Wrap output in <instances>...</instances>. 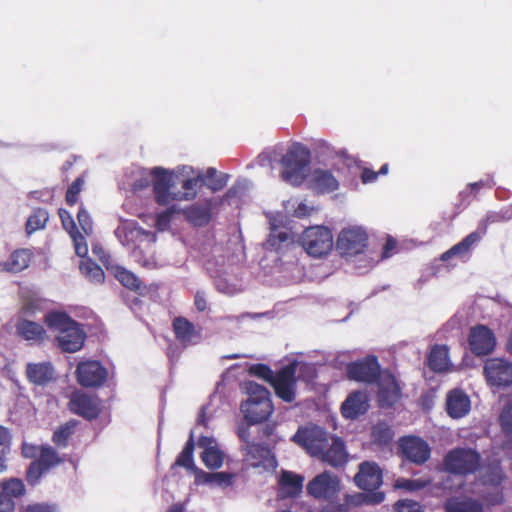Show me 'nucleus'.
<instances>
[{"mask_svg": "<svg viewBox=\"0 0 512 512\" xmlns=\"http://www.w3.org/2000/svg\"><path fill=\"white\" fill-rule=\"evenodd\" d=\"M336 248L357 274H365L375 263L378 255L368 247V234L358 226L343 229L337 238Z\"/></svg>", "mask_w": 512, "mask_h": 512, "instance_id": "obj_1", "label": "nucleus"}, {"mask_svg": "<svg viewBox=\"0 0 512 512\" xmlns=\"http://www.w3.org/2000/svg\"><path fill=\"white\" fill-rule=\"evenodd\" d=\"M244 389L248 398L242 402L241 411L247 423L255 425L266 421L274 409L268 389L254 381H246Z\"/></svg>", "mask_w": 512, "mask_h": 512, "instance_id": "obj_2", "label": "nucleus"}, {"mask_svg": "<svg viewBox=\"0 0 512 512\" xmlns=\"http://www.w3.org/2000/svg\"><path fill=\"white\" fill-rule=\"evenodd\" d=\"M310 160V150L301 143H293L280 160L281 179L292 186H300L306 179Z\"/></svg>", "mask_w": 512, "mask_h": 512, "instance_id": "obj_3", "label": "nucleus"}, {"mask_svg": "<svg viewBox=\"0 0 512 512\" xmlns=\"http://www.w3.org/2000/svg\"><path fill=\"white\" fill-rule=\"evenodd\" d=\"M446 472L466 476L475 473L481 466V455L472 448H454L443 460Z\"/></svg>", "mask_w": 512, "mask_h": 512, "instance_id": "obj_4", "label": "nucleus"}, {"mask_svg": "<svg viewBox=\"0 0 512 512\" xmlns=\"http://www.w3.org/2000/svg\"><path fill=\"white\" fill-rule=\"evenodd\" d=\"M299 244L308 255L321 258L332 249L333 235L325 226H311L303 231L299 237Z\"/></svg>", "mask_w": 512, "mask_h": 512, "instance_id": "obj_5", "label": "nucleus"}, {"mask_svg": "<svg viewBox=\"0 0 512 512\" xmlns=\"http://www.w3.org/2000/svg\"><path fill=\"white\" fill-rule=\"evenodd\" d=\"M329 434L319 426L300 427L292 441L304 448L311 456L318 457L328 447Z\"/></svg>", "mask_w": 512, "mask_h": 512, "instance_id": "obj_6", "label": "nucleus"}, {"mask_svg": "<svg viewBox=\"0 0 512 512\" xmlns=\"http://www.w3.org/2000/svg\"><path fill=\"white\" fill-rule=\"evenodd\" d=\"M114 233L121 245L127 249L156 241L155 233L143 229L135 220H122Z\"/></svg>", "mask_w": 512, "mask_h": 512, "instance_id": "obj_7", "label": "nucleus"}, {"mask_svg": "<svg viewBox=\"0 0 512 512\" xmlns=\"http://www.w3.org/2000/svg\"><path fill=\"white\" fill-rule=\"evenodd\" d=\"M381 367L374 355L347 364L346 374L349 380L372 384L378 381Z\"/></svg>", "mask_w": 512, "mask_h": 512, "instance_id": "obj_8", "label": "nucleus"}, {"mask_svg": "<svg viewBox=\"0 0 512 512\" xmlns=\"http://www.w3.org/2000/svg\"><path fill=\"white\" fill-rule=\"evenodd\" d=\"M297 361L284 366L276 375L272 383L276 395L284 402L291 403L296 398Z\"/></svg>", "mask_w": 512, "mask_h": 512, "instance_id": "obj_9", "label": "nucleus"}, {"mask_svg": "<svg viewBox=\"0 0 512 512\" xmlns=\"http://www.w3.org/2000/svg\"><path fill=\"white\" fill-rule=\"evenodd\" d=\"M398 449L406 460L417 465H423L431 456L429 444L418 436L401 437Z\"/></svg>", "mask_w": 512, "mask_h": 512, "instance_id": "obj_10", "label": "nucleus"}, {"mask_svg": "<svg viewBox=\"0 0 512 512\" xmlns=\"http://www.w3.org/2000/svg\"><path fill=\"white\" fill-rule=\"evenodd\" d=\"M240 449L244 454V461L253 468L273 470L277 467V460L267 444L254 442L241 446Z\"/></svg>", "mask_w": 512, "mask_h": 512, "instance_id": "obj_11", "label": "nucleus"}, {"mask_svg": "<svg viewBox=\"0 0 512 512\" xmlns=\"http://www.w3.org/2000/svg\"><path fill=\"white\" fill-rule=\"evenodd\" d=\"M78 383L83 387H99L107 379V369L96 360L80 362L76 369Z\"/></svg>", "mask_w": 512, "mask_h": 512, "instance_id": "obj_12", "label": "nucleus"}, {"mask_svg": "<svg viewBox=\"0 0 512 512\" xmlns=\"http://www.w3.org/2000/svg\"><path fill=\"white\" fill-rule=\"evenodd\" d=\"M69 410L86 420H94L100 414V400L96 396L76 391L68 403Z\"/></svg>", "mask_w": 512, "mask_h": 512, "instance_id": "obj_13", "label": "nucleus"}, {"mask_svg": "<svg viewBox=\"0 0 512 512\" xmlns=\"http://www.w3.org/2000/svg\"><path fill=\"white\" fill-rule=\"evenodd\" d=\"M339 480L330 472L315 476L306 486L307 493L316 499H330L339 491Z\"/></svg>", "mask_w": 512, "mask_h": 512, "instance_id": "obj_14", "label": "nucleus"}, {"mask_svg": "<svg viewBox=\"0 0 512 512\" xmlns=\"http://www.w3.org/2000/svg\"><path fill=\"white\" fill-rule=\"evenodd\" d=\"M155 200L159 205H167L174 199L176 192L171 191L172 177L163 167H154L150 170Z\"/></svg>", "mask_w": 512, "mask_h": 512, "instance_id": "obj_15", "label": "nucleus"}, {"mask_svg": "<svg viewBox=\"0 0 512 512\" xmlns=\"http://www.w3.org/2000/svg\"><path fill=\"white\" fill-rule=\"evenodd\" d=\"M484 374L492 385H512V363L499 358L489 359L484 365Z\"/></svg>", "mask_w": 512, "mask_h": 512, "instance_id": "obj_16", "label": "nucleus"}, {"mask_svg": "<svg viewBox=\"0 0 512 512\" xmlns=\"http://www.w3.org/2000/svg\"><path fill=\"white\" fill-rule=\"evenodd\" d=\"M469 345L475 355L490 354L496 345L493 331L484 325L473 327L469 335Z\"/></svg>", "mask_w": 512, "mask_h": 512, "instance_id": "obj_17", "label": "nucleus"}, {"mask_svg": "<svg viewBox=\"0 0 512 512\" xmlns=\"http://www.w3.org/2000/svg\"><path fill=\"white\" fill-rule=\"evenodd\" d=\"M205 268L209 275L214 279L217 290L225 294H233L235 285L227 278L228 269L224 264L223 256L208 259Z\"/></svg>", "mask_w": 512, "mask_h": 512, "instance_id": "obj_18", "label": "nucleus"}, {"mask_svg": "<svg viewBox=\"0 0 512 512\" xmlns=\"http://www.w3.org/2000/svg\"><path fill=\"white\" fill-rule=\"evenodd\" d=\"M369 398L366 392H351L341 404V414L347 420H356L369 410Z\"/></svg>", "mask_w": 512, "mask_h": 512, "instance_id": "obj_19", "label": "nucleus"}, {"mask_svg": "<svg viewBox=\"0 0 512 512\" xmlns=\"http://www.w3.org/2000/svg\"><path fill=\"white\" fill-rule=\"evenodd\" d=\"M354 482L362 490H376L382 484V471L376 463L365 461L359 465Z\"/></svg>", "mask_w": 512, "mask_h": 512, "instance_id": "obj_20", "label": "nucleus"}, {"mask_svg": "<svg viewBox=\"0 0 512 512\" xmlns=\"http://www.w3.org/2000/svg\"><path fill=\"white\" fill-rule=\"evenodd\" d=\"M319 459L334 468L345 465L348 453L343 439L339 436H331L328 447L321 453Z\"/></svg>", "mask_w": 512, "mask_h": 512, "instance_id": "obj_21", "label": "nucleus"}, {"mask_svg": "<svg viewBox=\"0 0 512 512\" xmlns=\"http://www.w3.org/2000/svg\"><path fill=\"white\" fill-rule=\"evenodd\" d=\"M294 234L287 229H280L272 224L271 232L268 239L264 243L267 250L275 251L279 254H284L286 251L295 247Z\"/></svg>", "mask_w": 512, "mask_h": 512, "instance_id": "obj_22", "label": "nucleus"}, {"mask_svg": "<svg viewBox=\"0 0 512 512\" xmlns=\"http://www.w3.org/2000/svg\"><path fill=\"white\" fill-rule=\"evenodd\" d=\"M471 409L469 396L461 389H453L446 397V412L453 419L466 416Z\"/></svg>", "mask_w": 512, "mask_h": 512, "instance_id": "obj_23", "label": "nucleus"}, {"mask_svg": "<svg viewBox=\"0 0 512 512\" xmlns=\"http://www.w3.org/2000/svg\"><path fill=\"white\" fill-rule=\"evenodd\" d=\"M59 216L61 218L63 228L72 238L76 255L81 258H85L88 254V245L85 236L78 231L74 219L67 210L60 209Z\"/></svg>", "mask_w": 512, "mask_h": 512, "instance_id": "obj_24", "label": "nucleus"}, {"mask_svg": "<svg viewBox=\"0 0 512 512\" xmlns=\"http://www.w3.org/2000/svg\"><path fill=\"white\" fill-rule=\"evenodd\" d=\"M26 376L36 386H46L55 378V369L51 362L28 363Z\"/></svg>", "mask_w": 512, "mask_h": 512, "instance_id": "obj_25", "label": "nucleus"}, {"mask_svg": "<svg viewBox=\"0 0 512 512\" xmlns=\"http://www.w3.org/2000/svg\"><path fill=\"white\" fill-rule=\"evenodd\" d=\"M86 333L81 325L68 329L67 332L58 334L56 336L57 346L67 353H75L79 351L85 342Z\"/></svg>", "mask_w": 512, "mask_h": 512, "instance_id": "obj_26", "label": "nucleus"}, {"mask_svg": "<svg viewBox=\"0 0 512 512\" xmlns=\"http://www.w3.org/2000/svg\"><path fill=\"white\" fill-rule=\"evenodd\" d=\"M304 477L292 471L282 470L279 477L281 495L284 498L298 496L302 492Z\"/></svg>", "mask_w": 512, "mask_h": 512, "instance_id": "obj_27", "label": "nucleus"}, {"mask_svg": "<svg viewBox=\"0 0 512 512\" xmlns=\"http://www.w3.org/2000/svg\"><path fill=\"white\" fill-rule=\"evenodd\" d=\"M484 235L481 234V231L477 229V231L471 232L466 237H464L459 243L453 245L449 250L444 252L441 255L442 261H447L452 257H464L468 255L471 248L477 245Z\"/></svg>", "mask_w": 512, "mask_h": 512, "instance_id": "obj_28", "label": "nucleus"}, {"mask_svg": "<svg viewBox=\"0 0 512 512\" xmlns=\"http://www.w3.org/2000/svg\"><path fill=\"white\" fill-rule=\"evenodd\" d=\"M494 185L495 181L492 175H488L485 179L467 184L466 187L458 194L460 205L463 208H466L473 201V199L477 197L481 189H492Z\"/></svg>", "mask_w": 512, "mask_h": 512, "instance_id": "obj_29", "label": "nucleus"}, {"mask_svg": "<svg viewBox=\"0 0 512 512\" xmlns=\"http://www.w3.org/2000/svg\"><path fill=\"white\" fill-rule=\"evenodd\" d=\"M46 325L58 334L67 332L68 329L75 328L80 324L63 311H50L45 315Z\"/></svg>", "mask_w": 512, "mask_h": 512, "instance_id": "obj_30", "label": "nucleus"}, {"mask_svg": "<svg viewBox=\"0 0 512 512\" xmlns=\"http://www.w3.org/2000/svg\"><path fill=\"white\" fill-rule=\"evenodd\" d=\"M16 332L24 340L33 342H41L46 336V330L41 324L27 319L18 320Z\"/></svg>", "mask_w": 512, "mask_h": 512, "instance_id": "obj_31", "label": "nucleus"}, {"mask_svg": "<svg viewBox=\"0 0 512 512\" xmlns=\"http://www.w3.org/2000/svg\"><path fill=\"white\" fill-rule=\"evenodd\" d=\"M401 397V389L395 379L379 385L377 400L381 408L392 407Z\"/></svg>", "mask_w": 512, "mask_h": 512, "instance_id": "obj_32", "label": "nucleus"}, {"mask_svg": "<svg viewBox=\"0 0 512 512\" xmlns=\"http://www.w3.org/2000/svg\"><path fill=\"white\" fill-rule=\"evenodd\" d=\"M445 512H484L481 502L471 497H452L444 504Z\"/></svg>", "mask_w": 512, "mask_h": 512, "instance_id": "obj_33", "label": "nucleus"}, {"mask_svg": "<svg viewBox=\"0 0 512 512\" xmlns=\"http://www.w3.org/2000/svg\"><path fill=\"white\" fill-rule=\"evenodd\" d=\"M184 215L189 223L196 227L206 226L212 219L211 204H194L184 210Z\"/></svg>", "mask_w": 512, "mask_h": 512, "instance_id": "obj_34", "label": "nucleus"}, {"mask_svg": "<svg viewBox=\"0 0 512 512\" xmlns=\"http://www.w3.org/2000/svg\"><path fill=\"white\" fill-rule=\"evenodd\" d=\"M449 351L445 345H434L428 355L427 363L428 367L436 373L445 372L448 370Z\"/></svg>", "mask_w": 512, "mask_h": 512, "instance_id": "obj_35", "label": "nucleus"}, {"mask_svg": "<svg viewBox=\"0 0 512 512\" xmlns=\"http://www.w3.org/2000/svg\"><path fill=\"white\" fill-rule=\"evenodd\" d=\"M314 188L321 193H329L338 189L339 182L334 175L323 169H315L312 173Z\"/></svg>", "mask_w": 512, "mask_h": 512, "instance_id": "obj_36", "label": "nucleus"}, {"mask_svg": "<svg viewBox=\"0 0 512 512\" xmlns=\"http://www.w3.org/2000/svg\"><path fill=\"white\" fill-rule=\"evenodd\" d=\"M204 185V177L201 172L196 176L184 179L182 181L183 191H178L174 194V199L177 201H190L196 198L198 189Z\"/></svg>", "mask_w": 512, "mask_h": 512, "instance_id": "obj_37", "label": "nucleus"}, {"mask_svg": "<svg viewBox=\"0 0 512 512\" xmlns=\"http://www.w3.org/2000/svg\"><path fill=\"white\" fill-rule=\"evenodd\" d=\"M173 330L176 338L185 346L193 343L196 331L193 323L184 317H177L173 321Z\"/></svg>", "mask_w": 512, "mask_h": 512, "instance_id": "obj_38", "label": "nucleus"}, {"mask_svg": "<svg viewBox=\"0 0 512 512\" xmlns=\"http://www.w3.org/2000/svg\"><path fill=\"white\" fill-rule=\"evenodd\" d=\"M512 220V205L502 207L499 211H488L485 218L479 222L478 229L485 235L489 225Z\"/></svg>", "mask_w": 512, "mask_h": 512, "instance_id": "obj_39", "label": "nucleus"}, {"mask_svg": "<svg viewBox=\"0 0 512 512\" xmlns=\"http://www.w3.org/2000/svg\"><path fill=\"white\" fill-rule=\"evenodd\" d=\"M194 449L195 442L193 433L191 432L189 439L187 440L183 450L177 456L174 464L172 465V468L175 466H179L191 472L196 467L194 462Z\"/></svg>", "mask_w": 512, "mask_h": 512, "instance_id": "obj_40", "label": "nucleus"}, {"mask_svg": "<svg viewBox=\"0 0 512 512\" xmlns=\"http://www.w3.org/2000/svg\"><path fill=\"white\" fill-rule=\"evenodd\" d=\"M204 177V185L207 186L212 192H218L222 190L230 178L229 174L218 173L214 167H209Z\"/></svg>", "mask_w": 512, "mask_h": 512, "instance_id": "obj_41", "label": "nucleus"}, {"mask_svg": "<svg viewBox=\"0 0 512 512\" xmlns=\"http://www.w3.org/2000/svg\"><path fill=\"white\" fill-rule=\"evenodd\" d=\"M81 273L88 278L91 282L102 283L105 278L103 269L91 259H86L80 263Z\"/></svg>", "mask_w": 512, "mask_h": 512, "instance_id": "obj_42", "label": "nucleus"}, {"mask_svg": "<svg viewBox=\"0 0 512 512\" xmlns=\"http://www.w3.org/2000/svg\"><path fill=\"white\" fill-rule=\"evenodd\" d=\"M49 219L48 211L44 208H36L29 216L26 222L27 234H32L39 229H43Z\"/></svg>", "mask_w": 512, "mask_h": 512, "instance_id": "obj_43", "label": "nucleus"}, {"mask_svg": "<svg viewBox=\"0 0 512 512\" xmlns=\"http://www.w3.org/2000/svg\"><path fill=\"white\" fill-rule=\"evenodd\" d=\"M11 433L0 425V474L7 470L8 455L11 451Z\"/></svg>", "mask_w": 512, "mask_h": 512, "instance_id": "obj_44", "label": "nucleus"}, {"mask_svg": "<svg viewBox=\"0 0 512 512\" xmlns=\"http://www.w3.org/2000/svg\"><path fill=\"white\" fill-rule=\"evenodd\" d=\"M201 459L208 469L216 470L223 465L224 454L218 447L208 448L201 453Z\"/></svg>", "mask_w": 512, "mask_h": 512, "instance_id": "obj_45", "label": "nucleus"}, {"mask_svg": "<svg viewBox=\"0 0 512 512\" xmlns=\"http://www.w3.org/2000/svg\"><path fill=\"white\" fill-rule=\"evenodd\" d=\"M76 427L75 421H68L54 431L52 440L59 448H65L68 445V439L74 433Z\"/></svg>", "mask_w": 512, "mask_h": 512, "instance_id": "obj_46", "label": "nucleus"}, {"mask_svg": "<svg viewBox=\"0 0 512 512\" xmlns=\"http://www.w3.org/2000/svg\"><path fill=\"white\" fill-rule=\"evenodd\" d=\"M36 461L47 471L61 462L58 453L51 446H41L39 458Z\"/></svg>", "mask_w": 512, "mask_h": 512, "instance_id": "obj_47", "label": "nucleus"}, {"mask_svg": "<svg viewBox=\"0 0 512 512\" xmlns=\"http://www.w3.org/2000/svg\"><path fill=\"white\" fill-rule=\"evenodd\" d=\"M30 256L27 250L14 251L8 262V270L12 272H20L29 266Z\"/></svg>", "mask_w": 512, "mask_h": 512, "instance_id": "obj_48", "label": "nucleus"}, {"mask_svg": "<svg viewBox=\"0 0 512 512\" xmlns=\"http://www.w3.org/2000/svg\"><path fill=\"white\" fill-rule=\"evenodd\" d=\"M116 278L123 286L130 290L138 291L141 288L140 279L125 268H118L116 270Z\"/></svg>", "mask_w": 512, "mask_h": 512, "instance_id": "obj_49", "label": "nucleus"}, {"mask_svg": "<svg viewBox=\"0 0 512 512\" xmlns=\"http://www.w3.org/2000/svg\"><path fill=\"white\" fill-rule=\"evenodd\" d=\"M142 246L143 245H137L136 247H131L128 249L130 251V255L132 259L142 267L152 269L156 265L155 260L151 255H147L144 252Z\"/></svg>", "mask_w": 512, "mask_h": 512, "instance_id": "obj_50", "label": "nucleus"}, {"mask_svg": "<svg viewBox=\"0 0 512 512\" xmlns=\"http://www.w3.org/2000/svg\"><path fill=\"white\" fill-rule=\"evenodd\" d=\"M25 485L18 478H10L5 480V495L8 497H20L25 494Z\"/></svg>", "mask_w": 512, "mask_h": 512, "instance_id": "obj_51", "label": "nucleus"}, {"mask_svg": "<svg viewBox=\"0 0 512 512\" xmlns=\"http://www.w3.org/2000/svg\"><path fill=\"white\" fill-rule=\"evenodd\" d=\"M426 485L427 482L421 479L399 478L396 480L394 487L397 489H404L409 492H415L423 489Z\"/></svg>", "mask_w": 512, "mask_h": 512, "instance_id": "obj_52", "label": "nucleus"}, {"mask_svg": "<svg viewBox=\"0 0 512 512\" xmlns=\"http://www.w3.org/2000/svg\"><path fill=\"white\" fill-rule=\"evenodd\" d=\"M235 474L231 472H214L211 486L225 489L231 487L234 483Z\"/></svg>", "mask_w": 512, "mask_h": 512, "instance_id": "obj_53", "label": "nucleus"}, {"mask_svg": "<svg viewBox=\"0 0 512 512\" xmlns=\"http://www.w3.org/2000/svg\"><path fill=\"white\" fill-rule=\"evenodd\" d=\"M47 470L36 460L32 461L26 471V480L30 485H36Z\"/></svg>", "mask_w": 512, "mask_h": 512, "instance_id": "obj_54", "label": "nucleus"}, {"mask_svg": "<svg viewBox=\"0 0 512 512\" xmlns=\"http://www.w3.org/2000/svg\"><path fill=\"white\" fill-rule=\"evenodd\" d=\"M249 372L252 375H255L271 384L276 378V376H274L272 369L268 365L262 363L253 364L250 367Z\"/></svg>", "mask_w": 512, "mask_h": 512, "instance_id": "obj_55", "label": "nucleus"}, {"mask_svg": "<svg viewBox=\"0 0 512 512\" xmlns=\"http://www.w3.org/2000/svg\"><path fill=\"white\" fill-rule=\"evenodd\" d=\"M499 422L502 431L507 435L512 437V402L507 404L499 417Z\"/></svg>", "mask_w": 512, "mask_h": 512, "instance_id": "obj_56", "label": "nucleus"}, {"mask_svg": "<svg viewBox=\"0 0 512 512\" xmlns=\"http://www.w3.org/2000/svg\"><path fill=\"white\" fill-rule=\"evenodd\" d=\"M314 151L319 161H325L335 155L334 148L324 140H318L315 143Z\"/></svg>", "mask_w": 512, "mask_h": 512, "instance_id": "obj_57", "label": "nucleus"}, {"mask_svg": "<svg viewBox=\"0 0 512 512\" xmlns=\"http://www.w3.org/2000/svg\"><path fill=\"white\" fill-rule=\"evenodd\" d=\"M83 183H84V181L82 180V178L78 177L68 187L66 196H65V200L69 206H73L77 203L78 195L82 189Z\"/></svg>", "mask_w": 512, "mask_h": 512, "instance_id": "obj_58", "label": "nucleus"}, {"mask_svg": "<svg viewBox=\"0 0 512 512\" xmlns=\"http://www.w3.org/2000/svg\"><path fill=\"white\" fill-rule=\"evenodd\" d=\"M77 219L84 234L89 236L93 232V221L88 211L81 206L77 213Z\"/></svg>", "mask_w": 512, "mask_h": 512, "instance_id": "obj_59", "label": "nucleus"}, {"mask_svg": "<svg viewBox=\"0 0 512 512\" xmlns=\"http://www.w3.org/2000/svg\"><path fill=\"white\" fill-rule=\"evenodd\" d=\"M395 512H423L419 502L411 499H401L394 504Z\"/></svg>", "mask_w": 512, "mask_h": 512, "instance_id": "obj_60", "label": "nucleus"}, {"mask_svg": "<svg viewBox=\"0 0 512 512\" xmlns=\"http://www.w3.org/2000/svg\"><path fill=\"white\" fill-rule=\"evenodd\" d=\"M248 186L249 181L244 179L237 180L235 184L228 189V191L225 194V197L228 199L241 197L245 190L248 188Z\"/></svg>", "mask_w": 512, "mask_h": 512, "instance_id": "obj_61", "label": "nucleus"}, {"mask_svg": "<svg viewBox=\"0 0 512 512\" xmlns=\"http://www.w3.org/2000/svg\"><path fill=\"white\" fill-rule=\"evenodd\" d=\"M152 183V175L150 171H143L141 175L132 183L131 187L134 192L142 191Z\"/></svg>", "mask_w": 512, "mask_h": 512, "instance_id": "obj_62", "label": "nucleus"}, {"mask_svg": "<svg viewBox=\"0 0 512 512\" xmlns=\"http://www.w3.org/2000/svg\"><path fill=\"white\" fill-rule=\"evenodd\" d=\"M23 512H59V508L56 504L33 503L27 505Z\"/></svg>", "mask_w": 512, "mask_h": 512, "instance_id": "obj_63", "label": "nucleus"}, {"mask_svg": "<svg viewBox=\"0 0 512 512\" xmlns=\"http://www.w3.org/2000/svg\"><path fill=\"white\" fill-rule=\"evenodd\" d=\"M195 476V484L196 485H210L212 483L213 473L214 472H205L204 470L198 468L197 466L191 471Z\"/></svg>", "mask_w": 512, "mask_h": 512, "instance_id": "obj_64", "label": "nucleus"}]
</instances>
